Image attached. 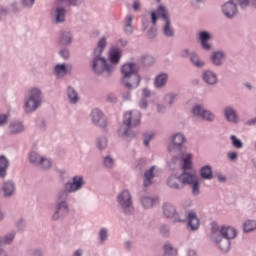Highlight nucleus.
Returning <instances> with one entry per match:
<instances>
[{
  "instance_id": "nucleus-5",
  "label": "nucleus",
  "mask_w": 256,
  "mask_h": 256,
  "mask_svg": "<svg viewBox=\"0 0 256 256\" xmlns=\"http://www.w3.org/2000/svg\"><path fill=\"white\" fill-rule=\"evenodd\" d=\"M41 105V91L37 88H33L30 91V97L26 101L24 109L26 113H31V111H35L37 107Z\"/></svg>"
},
{
  "instance_id": "nucleus-20",
  "label": "nucleus",
  "mask_w": 256,
  "mask_h": 256,
  "mask_svg": "<svg viewBox=\"0 0 256 256\" xmlns=\"http://www.w3.org/2000/svg\"><path fill=\"white\" fill-rule=\"evenodd\" d=\"M155 171V166H152L148 171L144 174V186L149 187L151 185V179L155 177V174L153 172Z\"/></svg>"
},
{
  "instance_id": "nucleus-48",
  "label": "nucleus",
  "mask_w": 256,
  "mask_h": 256,
  "mask_svg": "<svg viewBox=\"0 0 256 256\" xmlns=\"http://www.w3.org/2000/svg\"><path fill=\"white\" fill-rule=\"evenodd\" d=\"M227 156L230 161H235L237 159V152H228Z\"/></svg>"
},
{
  "instance_id": "nucleus-52",
  "label": "nucleus",
  "mask_w": 256,
  "mask_h": 256,
  "mask_svg": "<svg viewBox=\"0 0 256 256\" xmlns=\"http://www.w3.org/2000/svg\"><path fill=\"white\" fill-rule=\"evenodd\" d=\"M247 5H249V0H242L240 3V7H242V9H245Z\"/></svg>"
},
{
  "instance_id": "nucleus-9",
  "label": "nucleus",
  "mask_w": 256,
  "mask_h": 256,
  "mask_svg": "<svg viewBox=\"0 0 256 256\" xmlns=\"http://www.w3.org/2000/svg\"><path fill=\"white\" fill-rule=\"evenodd\" d=\"M233 1L239 0H230L229 2L225 3L222 7V11L225 17H228V19H231V17H233L237 13V5H235Z\"/></svg>"
},
{
  "instance_id": "nucleus-64",
  "label": "nucleus",
  "mask_w": 256,
  "mask_h": 256,
  "mask_svg": "<svg viewBox=\"0 0 256 256\" xmlns=\"http://www.w3.org/2000/svg\"><path fill=\"white\" fill-rule=\"evenodd\" d=\"M124 135H129V131H128V130H125V131H124Z\"/></svg>"
},
{
  "instance_id": "nucleus-17",
  "label": "nucleus",
  "mask_w": 256,
  "mask_h": 256,
  "mask_svg": "<svg viewBox=\"0 0 256 256\" xmlns=\"http://www.w3.org/2000/svg\"><path fill=\"white\" fill-rule=\"evenodd\" d=\"M109 59L113 65H117L119 59H121V51H119V49L110 50Z\"/></svg>"
},
{
  "instance_id": "nucleus-12",
  "label": "nucleus",
  "mask_w": 256,
  "mask_h": 256,
  "mask_svg": "<svg viewBox=\"0 0 256 256\" xmlns=\"http://www.w3.org/2000/svg\"><path fill=\"white\" fill-rule=\"evenodd\" d=\"M185 142V136L181 133H177L172 138V145L168 147V151H173L174 149H177V147H181L183 143Z\"/></svg>"
},
{
  "instance_id": "nucleus-58",
  "label": "nucleus",
  "mask_w": 256,
  "mask_h": 256,
  "mask_svg": "<svg viewBox=\"0 0 256 256\" xmlns=\"http://www.w3.org/2000/svg\"><path fill=\"white\" fill-rule=\"evenodd\" d=\"M108 101L113 103V102L117 101V98L115 96H108Z\"/></svg>"
},
{
  "instance_id": "nucleus-55",
  "label": "nucleus",
  "mask_w": 256,
  "mask_h": 256,
  "mask_svg": "<svg viewBox=\"0 0 256 256\" xmlns=\"http://www.w3.org/2000/svg\"><path fill=\"white\" fill-rule=\"evenodd\" d=\"M140 107H141V109H145V107H147V101L142 100V101L140 102Z\"/></svg>"
},
{
  "instance_id": "nucleus-21",
  "label": "nucleus",
  "mask_w": 256,
  "mask_h": 256,
  "mask_svg": "<svg viewBox=\"0 0 256 256\" xmlns=\"http://www.w3.org/2000/svg\"><path fill=\"white\" fill-rule=\"evenodd\" d=\"M225 117L227 121H230L232 123H237V113H235V110H233V108L225 109Z\"/></svg>"
},
{
  "instance_id": "nucleus-35",
  "label": "nucleus",
  "mask_w": 256,
  "mask_h": 256,
  "mask_svg": "<svg viewBox=\"0 0 256 256\" xmlns=\"http://www.w3.org/2000/svg\"><path fill=\"white\" fill-rule=\"evenodd\" d=\"M256 229V222L253 220H248L244 223V231L249 233L250 231H255Z\"/></svg>"
},
{
  "instance_id": "nucleus-28",
  "label": "nucleus",
  "mask_w": 256,
  "mask_h": 256,
  "mask_svg": "<svg viewBox=\"0 0 256 256\" xmlns=\"http://www.w3.org/2000/svg\"><path fill=\"white\" fill-rule=\"evenodd\" d=\"M218 245H219V248L223 251V253H227V251L231 249V242L227 239H221Z\"/></svg>"
},
{
  "instance_id": "nucleus-43",
  "label": "nucleus",
  "mask_w": 256,
  "mask_h": 256,
  "mask_svg": "<svg viewBox=\"0 0 256 256\" xmlns=\"http://www.w3.org/2000/svg\"><path fill=\"white\" fill-rule=\"evenodd\" d=\"M153 139V134H145L144 135V145L149 147V142Z\"/></svg>"
},
{
  "instance_id": "nucleus-45",
  "label": "nucleus",
  "mask_w": 256,
  "mask_h": 256,
  "mask_svg": "<svg viewBox=\"0 0 256 256\" xmlns=\"http://www.w3.org/2000/svg\"><path fill=\"white\" fill-rule=\"evenodd\" d=\"M98 147L99 149H105V147H107V139L102 138L101 140H99Z\"/></svg>"
},
{
  "instance_id": "nucleus-10",
  "label": "nucleus",
  "mask_w": 256,
  "mask_h": 256,
  "mask_svg": "<svg viewBox=\"0 0 256 256\" xmlns=\"http://www.w3.org/2000/svg\"><path fill=\"white\" fill-rule=\"evenodd\" d=\"M193 115H196V117H202L205 121H213V119H215V116L211 112L203 109L201 106L194 107Z\"/></svg>"
},
{
  "instance_id": "nucleus-32",
  "label": "nucleus",
  "mask_w": 256,
  "mask_h": 256,
  "mask_svg": "<svg viewBox=\"0 0 256 256\" xmlns=\"http://www.w3.org/2000/svg\"><path fill=\"white\" fill-rule=\"evenodd\" d=\"M179 183H181V178L175 176L170 177L168 180V185L172 189H179Z\"/></svg>"
},
{
  "instance_id": "nucleus-38",
  "label": "nucleus",
  "mask_w": 256,
  "mask_h": 256,
  "mask_svg": "<svg viewBox=\"0 0 256 256\" xmlns=\"http://www.w3.org/2000/svg\"><path fill=\"white\" fill-rule=\"evenodd\" d=\"M230 139H231L232 145H233V147H235V149L243 148V142H241V140L237 139V137L235 135H232L230 137Z\"/></svg>"
},
{
  "instance_id": "nucleus-61",
  "label": "nucleus",
  "mask_w": 256,
  "mask_h": 256,
  "mask_svg": "<svg viewBox=\"0 0 256 256\" xmlns=\"http://www.w3.org/2000/svg\"><path fill=\"white\" fill-rule=\"evenodd\" d=\"M175 219H176V221H185V218H183L181 216L179 218L175 217Z\"/></svg>"
},
{
  "instance_id": "nucleus-54",
  "label": "nucleus",
  "mask_w": 256,
  "mask_h": 256,
  "mask_svg": "<svg viewBox=\"0 0 256 256\" xmlns=\"http://www.w3.org/2000/svg\"><path fill=\"white\" fill-rule=\"evenodd\" d=\"M219 231V226L217 224L213 223L212 224V233H217Z\"/></svg>"
},
{
  "instance_id": "nucleus-49",
  "label": "nucleus",
  "mask_w": 256,
  "mask_h": 256,
  "mask_svg": "<svg viewBox=\"0 0 256 256\" xmlns=\"http://www.w3.org/2000/svg\"><path fill=\"white\" fill-rule=\"evenodd\" d=\"M22 3L25 7H31L35 3V0H22Z\"/></svg>"
},
{
  "instance_id": "nucleus-4",
  "label": "nucleus",
  "mask_w": 256,
  "mask_h": 256,
  "mask_svg": "<svg viewBox=\"0 0 256 256\" xmlns=\"http://www.w3.org/2000/svg\"><path fill=\"white\" fill-rule=\"evenodd\" d=\"M157 17H161L165 21V25L163 28L164 35L166 37H173L174 31L171 27V21L169 20V14L167 13V10L163 6H159L157 11H154L151 13V19L153 25L157 24Z\"/></svg>"
},
{
  "instance_id": "nucleus-16",
  "label": "nucleus",
  "mask_w": 256,
  "mask_h": 256,
  "mask_svg": "<svg viewBox=\"0 0 256 256\" xmlns=\"http://www.w3.org/2000/svg\"><path fill=\"white\" fill-rule=\"evenodd\" d=\"M59 213L65 215L69 213V208L66 202H62L58 205L56 213L53 215V219H59Z\"/></svg>"
},
{
  "instance_id": "nucleus-30",
  "label": "nucleus",
  "mask_w": 256,
  "mask_h": 256,
  "mask_svg": "<svg viewBox=\"0 0 256 256\" xmlns=\"http://www.w3.org/2000/svg\"><path fill=\"white\" fill-rule=\"evenodd\" d=\"M3 191L4 195L6 196L13 195L15 191V185L11 182H7L4 184Z\"/></svg>"
},
{
  "instance_id": "nucleus-2",
  "label": "nucleus",
  "mask_w": 256,
  "mask_h": 256,
  "mask_svg": "<svg viewBox=\"0 0 256 256\" xmlns=\"http://www.w3.org/2000/svg\"><path fill=\"white\" fill-rule=\"evenodd\" d=\"M107 45V40L105 38H102L98 42L97 48L94 50L95 58L92 62V69L95 71V73L100 74L103 73V71L111 72L115 69L114 64H107V61L105 58L101 57V53H103V49H105V46Z\"/></svg>"
},
{
  "instance_id": "nucleus-33",
  "label": "nucleus",
  "mask_w": 256,
  "mask_h": 256,
  "mask_svg": "<svg viewBox=\"0 0 256 256\" xmlns=\"http://www.w3.org/2000/svg\"><path fill=\"white\" fill-rule=\"evenodd\" d=\"M223 59H225V56L221 52H215L212 56V61L214 65H219L220 63H223Z\"/></svg>"
},
{
  "instance_id": "nucleus-44",
  "label": "nucleus",
  "mask_w": 256,
  "mask_h": 256,
  "mask_svg": "<svg viewBox=\"0 0 256 256\" xmlns=\"http://www.w3.org/2000/svg\"><path fill=\"white\" fill-rule=\"evenodd\" d=\"M104 165L105 167L111 168V166L113 165V160L111 159V157L107 156L106 158H104Z\"/></svg>"
},
{
  "instance_id": "nucleus-24",
  "label": "nucleus",
  "mask_w": 256,
  "mask_h": 256,
  "mask_svg": "<svg viewBox=\"0 0 256 256\" xmlns=\"http://www.w3.org/2000/svg\"><path fill=\"white\" fill-rule=\"evenodd\" d=\"M25 129V127L23 126V124H21V122H12L9 126V130L10 133H21V131H23Z\"/></svg>"
},
{
  "instance_id": "nucleus-1",
  "label": "nucleus",
  "mask_w": 256,
  "mask_h": 256,
  "mask_svg": "<svg viewBox=\"0 0 256 256\" xmlns=\"http://www.w3.org/2000/svg\"><path fill=\"white\" fill-rule=\"evenodd\" d=\"M183 166L182 169L184 173L181 175L180 179L182 183L185 185H192V193L193 195H199V180L195 174L189 173V169L192 167L191 159L192 156L190 153H182L180 156Z\"/></svg>"
},
{
  "instance_id": "nucleus-42",
  "label": "nucleus",
  "mask_w": 256,
  "mask_h": 256,
  "mask_svg": "<svg viewBox=\"0 0 256 256\" xmlns=\"http://www.w3.org/2000/svg\"><path fill=\"white\" fill-rule=\"evenodd\" d=\"M13 239H15V234H9L8 236H6L4 238V240L1 243L7 245V244L11 243V241H13Z\"/></svg>"
},
{
  "instance_id": "nucleus-14",
  "label": "nucleus",
  "mask_w": 256,
  "mask_h": 256,
  "mask_svg": "<svg viewBox=\"0 0 256 256\" xmlns=\"http://www.w3.org/2000/svg\"><path fill=\"white\" fill-rule=\"evenodd\" d=\"M188 225L192 231L199 229V218H197V214L194 212L188 214Z\"/></svg>"
},
{
  "instance_id": "nucleus-40",
  "label": "nucleus",
  "mask_w": 256,
  "mask_h": 256,
  "mask_svg": "<svg viewBox=\"0 0 256 256\" xmlns=\"http://www.w3.org/2000/svg\"><path fill=\"white\" fill-rule=\"evenodd\" d=\"M191 62L193 63V65H195L196 67H203V65H205L203 62H201L199 60V57H197V55L193 54L191 56Z\"/></svg>"
},
{
  "instance_id": "nucleus-34",
  "label": "nucleus",
  "mask_w": 256,
  "mask_h": 256,
  "mask_svg": "<svg viewBox=\"0 0 256 256\" xmlns=\"http://www.w3.org/2000/svg\"><path fill=\"white\" fill-rule=\"evenodd\" d=\"M65 21V9L57 8L56 9V23H63Z\"/></svg>"
},
{
  "instance_id": "nucleus-62",
  "label": "nucleus",
  "mask_w": 256,
  "mask_h": 256,
  "mask_svg": "<svg viewBox=\"0 0 256 256\" xmlns=\"http://www.w3.org/2000/svg\"><path fill=\"white\" fill-rule=\"evenodd\" d=\"M218 179H219V181H225V177L224 176H219Z\"/></svg>"
},
{
  "instance_id": "nucleus-18",
  "label": "nucleus",
  "mask_w": 256,
  "mask_h": 256,
  "mask_svg": "<svg viewBox=\"0 0 256 256\" xmlns=\"http://www.w3.org/2000/svg\"><path fill=\"white\" fill-rule=\"evenodd\" d=\"M199 37H200V41L202 43L203 49H206V51H209V49H211V45L207 44V41L211 39V36L209 35V33L200 32Z\"/></svg>"
},
{
  "instance_id": "nucleus-47",
  "label": "nucleus",
  "mask_w": 256,
  "mask_h": 256,
  "mask_svg": "<svg viewBox=\"0 0 256 256\" xmlns=\"http://www.w3.org/2000/svg\"><path fill=\"white\" fill-rule=\"evenodd\" d=\"M134 11H139V9H141V3L139 2V0H135L133 2V5H132Z\"/></svg>"
},
{
  "instance_id": "nucleus-6",
  "label": "nucleus",
  "mask_w": 256,
  "mask_h": 256,
  "mask_svg": "<svg viewBox=\"0 0 256 256\" xmlns=\"http://www.w3.org/2000/svg\"><path fill=\"white\" fill-rule=\"evenodd\" d=\"M141 123V112L137 110H132L126 112L123 118V125L127 127V129H131V127H137Z\"/></svg>"
},
{
  "instance_id": "nucleus-41",
  "label": "nucleus",
  "mask_w": 256,
  "mask_h": 256,
  "mask_svg": "<svg viewBox=\"0 0 256 256\" xmlns=\"http://www.w3.org/2000/svg\"><path fill=\"white\" fill-rule=\"evenodd\" d=\"M41 167H43V169H49V167H51V160L47 159V158H42L40 159V164Z\"/></svg>"
},
{
  "instance_id": "nucleus-29",
  "label": "nucleus",
  "mask_w": 256,
  "mask_h": 256,
  "mask_svg": "<svg viewBox=\"0 0 256 256\" xmlns=\"http://www.w3.org/2000/svg\"><path fill=\"white\" fill-rule=\"evenodd\" d=\"M68 98L70 99L71 103H77L79 101V96L77 95V92L72 87H69L67 90Z\"/></svg>"
},
{
  "instance_id": "nucleus-51",
  "label": "nucleus",
  "mask_w": 256,
  "mask_h": 256,
  "mask_svg": "<svg viewBox=\"0 0 256 256\" xmlns=\"http://www.w3.org/2000/svg\"><path fill=\"white\" fill-rule=\"evenodd\" d=\"M9 116L7 115H0V125H4L7 122Z\"/></svg>"
},
{
  "instance_id": "nucleus-39",
  "label": "nucleus",
  "mask_w": 256,
  "mask_h": 256,
  "mask_svg": "<svg viewBox=\"0 0 256 256\" xmlns=\"http://www.w3.org/2000/svg\"><path fill=\"white\" fill-rule=\"evenodd\" d=\"M61 45H69L71 43V35L69 33L63 34L60 38Z\"/></svg>"
},
{
  "instance_id": "nucleus-13",
  "label": "nucleus",
  "mask_w": 256,
  "mask_h": 256,
  "mask_svg": "<svg viewBox=\"0 0 256 256\" xmlns=\"http://www.w3.org/2000/svg\"><path fill=\"white\" fill-rule=\"evenodd\" d=\"M220 233L228 241L237 237V230L231 227H222Z\"/></svg>"
},
{
  "instance_id": "nucleus-8",
  "label": "nucleus",
  "mask_w": 256,
  "mask_h": 256,
  "mask_svg": "<svg viewBox=\"0 0 256 256\" xmlns=\"http://www.w3.org/2000/svg\"><path fill=\"white\" fill-rule=\"evenodd\" d=\"M83 177L75 176L72 182L66 184L65 189L68 193H73L75 191H79L83 187Z\"/></svg>"
},
{
  "instance_id": "nucleus-25",
  "label": "nucleus",
  "mask_w": 256,
  "mask_h": 256,
  "mask_svg": "<svg viewBox=\"0 0 256 256\" xmlns=\"http://www.w3.org/2000/svg\"><path fill=\"white\" fill-rule=\"evenodd\" d=\"M9 167V161L5 156H0V177H5V171Z\"/></svg>"
},
{
  "instance_id": "nucleus-59",
  "label": "nucleus",
  "mask_w": 256,
  "mask_h": 256,
  "mask_svg": "<svg viewBox=\"0 0 256 256\" xmlns=\"http://www.w3.org/2000/svg\"><path fill=\"white\" fill-rule=\"evenodd\" d=\"M143 96H144V97H149V92H148L147 89H144V90H143Z\"/></svg>"
},
{
  "instance_id": "nucleus-3",
  "label": "nucleus",
  "mask_w": 256,
  "mask_h": 256,
  "mask_svg": "<svg viewBox=\"0 0 256 256\" xmlns=\"http://www.w3.org/2000/svg\"><path fill=\"white\" fill-rule=\"evenodd\" d=\"M138 68L135 63H126L121 68L123 75L122 83L128 89H135L141 83V77L137 74Z\"/></svg>"
},
{
  "instance_id": "nucleus-22",
  "label": "nucleus",
  "mask_w": 256,
  "mask_h": 256,
  "mask_svg": "<svg viewBox=\"0 0 256 256\" xmlns=\"http://www.w3.org/2000/svg\"><path fill=\"white\" fill-rule=\"evenodd\" d=\"M200 175L202 179H213V170H211V166H204L200 170Z\"/></svg>"
},
{
  "instance_id": "nucleus-19",
  "label": "nucleus",
  "mask_w": 256,
  "mask_h": 256,
  "mask_svg": "<svg viewBox=\"0 0 256 256\" xmlns=\"http://www.w3.org/2000/svg\"><path fill=\"white\" fill-rule=\"evenodd\" d=\"M203 79L209 85H215V83H217V75L211 71H206L203 75Z\"/></svg>"
},
{
  "instance_id": "nucleus-53",
  "label": "nucleus",
  "mask_w": 256,
  "mask_h": 256,
  "mask_svg": "<svg viewBox=\"0 0 256 256\" xmlns=\"http://www.w3.org/2000/svg\"><path fill=\"white\" fill-rule=\"evenodd\" d=\"M166 101H169L170 105L173 103V99H175V96H173V94L167 95L166 96Z\"/></svg>"
},
{
  "instance_id": "nucleus-57",
  "label": "nucleus",
  "mask_w": 256,
  "mask_h": 256,
  "mask_svg": "<svg viewBox=\"0 0 256 256\" xmlns=\"http://www.w3.org/2000/svg\"><path fill=\"white\" fill-rule=\"evenodd\" d=\"M188 256H197V252L195 250H189Z\"/></svg>"
},
{
  "instance_id": "nucleus-37",
  "label": "nucleus",
  "mask_w": 256,
  "mask_h": 256,
  "mask_svg": "<svg viewBox=\"0 0 256 256\" xmlns=\"http://www.w3.org/2000/svg\"><path fill=\"white\" fill-rule=\"evenodd\" d=\"M42 159H43V157L39 156V154H37V152L30 153L31 163H34L35 165H40Z\"/></svg>"
},
{
  "instance_id": "nucleus-26",
  "label": "nucleus",
  "mask_w": 256,
  "mask_h": 256,
  "mask_svg": "<svg viewBox=\"0 0 256 256\" xmlns=\"http://www.w3.org/2000/svg\"><path fill=\"white\" fill-rule=\"evenodd\" d=\"M141 203H142L143 207H145V209H151V207H153V205H155V203H157V199L144 197V198H142Z\"/></svg>"
},
{
  "instance_id": "nucleus-31",
  "label": "nucleus",
  "mask_w": 256,
  "mask_h": 256,
  "mask_svg": "<svg viewBox=\"0 0 256 256\" xmlns=\"http://www.w3.org/2000/svg\"><path fill=\"white\" fill-rule=\"evenodd\" d=\"M177 254V248H174L171 244L167 243L164 245V255L173 256Z\"/></svg>"
},
{
  "instance_id": "nucleus-36",
  "label": "nucleus",
  "mask_w": 256,
  "mask_h": 256,
  "mask_svg": "<svg viewBox=\"0 0 256 256\" xmlns=\"http://www.w3.org/2000/svg\"><path fill=\"white\" fill-rule=\"evenodd\" d=\"M55 73L58 77H63V75H67V67L63 64L56 65Z\"/></svg>"
},
{
  "instance_id": "nucleus-56",
  "label": "nucleus",
  "mask_w": 256,
  "mask_h": 256,
  "mask_svg": "<svg viewBox=\"0 0 256 256\" xmlns=\"http://www.w3.org/2000/svg\"><path fill=\"white\" fill-rule=\"evenodd\" d=\"M168 231H169V228L167 226H164L163 228H161V233L163 235H165Z\"/></svg>"
},
{
  "instance_id": "nucleus-46",
  "label": "nucleus",
  "mask_w": 256,
  "mask_h": 256,
  "mask_svg": "<svg viewBox=\"0 0 256 256\" xmlns=\"http://www.w3.org/2000/svg\"><path fill=\"white\" fill-rule=\"evenodd\" d=\"M100 241H105L107 239V230L101 229L99 233Z\"/></svg>"
},
{
  "instance_id": "nucleus-50",
  "label": "nucleus",
  "mask_w": 256,
  "mask_h": 256,
  "mask_svg": "<svg viewBox=\"0 0 256 256\" xmlns=\"http://www.w3.org/2000/svg\"><path fill=\"white\" fill-rule=\"evenodd\" d=\"M60 55L64 59H68L69 58V50H62V51H60Z\"/></svg>"
},
{
  "instance_id": "nucleus-11",
  "label": "nucleus",
  "mask_w": 256,
  "mask_h": 256,
  "mask_svg": "<svg viewBox=\"0 0 256 256\" xmlns=\"http://www.w3.org/2000/svg\"><path fill=\"white\" fill-rule=\"evenodd\" d=\"M92 121L95 125H99V127H105L107 125L105 116H103V113H101L99 109H94L92 111Z\"/></svg>"
},
{
  "instance_id": "nucleus-27",
  "label": "nucleus",
  "mask_w": 256,
  "mask_h": 256,
  "mask_svg": "<svg viewBox=\"0 0 256 256\" xmlns=\"http://www.w3.org/2000/svg\"><path fill=\"white\" fill-rule=\"evenodd\" d=\"M167 74H160L155 79V85L156 87H163L167 83Z\"/></svg>"
},
{
  "instance_id": "nucleus-15",
  "label": "nucleus",
  "mask_w": 256,
  "mask_h": 256,
  "mask_svg": "<svg viewBox=\"0 0 256 256\" xmlns=\"http://www.w3.org/2000/svg\"><path fill=\"white\" fill-rule=\"evenodd\" d=\"M163 215H165L168 218L175 217V215H177L175 207L173 205H171L170 203L164 204L163 205Z\"/></svg>"
},
{
  "instance_id": "nucleus-63",
  "label": "nucleus",
  "mask_w": 256,
  "mask_h": 256,
  "mask_svg": "<svg viewBox=\"0 0 256 256\" xmlns=\"http://www.w3.org/2000/svg\"><path fill=\"white\" fill-rule=\"evenodd\" d=\"M0 221H3V213L0 212Z\"/></svg>"
},
{
  "instance_id": "nucleus-60",
  "label": "nucleus",
  "mask_w": 256,
  "mask_h": 256,
  "mask_svg": "<svg viewBox=\"0 0 256 256\" xmlns=\"http://www.w3.org/2000/svg\"><path fill=\"white\" fill-rule=\"evenodd\" d=\"M73 256H81V250H76Z\"/></svg>"
},
{
  "instance_id": "nucleus-23",
  "label": "nucleus",
  "mask_w": 256,
  "mask_h": 256,
  "mask_svg": "<svg viewBox=\"0 0 256 256\" xmlns=\"http://www.w3.org/2000/svg\"><path fill=\"white\" fill-rule=\"evenodd\" d=\"M124 31L128 35H131V33H133V16L128 15L126 17Z\"/></svg>"
},
{
  "instance_id": "nucleus-7",
  "label": "nucleus",
  "mask_w": 256,
  "mask_h": 256,
  "mask_svg": "<svg viewBox=\"0 0 256 256\" xmlns=\"http://www.w3.org/2000/svg\"><path fill=\"white\" fill-rule=\"evenodd\" d=\"M118 203H120L123 207L124 213H133L131 193H129V191H124L120 195H118Z\"/></svg>"
}]
</instances>
